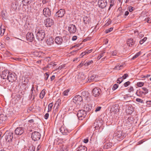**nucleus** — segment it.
I'll return each mask as SVG.
<instances>
[{
    "label": "nucleus",
    "mask_w": 151,
    "mask_h": 151,
    "mask_svg": "<svg viewBox=\"0 0 151 151\" xmlns=\"http://www.w3.org/2000/svg\"><path fill=\"white\" fill-rule=\"evenodd\" d=\"M119 105L115 104L112 106L111 109L110 111L116 113L119 111Z\"/></svg>",
    "instance_id": "obj_20"
},
{
    "label": "nucleus",
    "mask_w": 151,
    "mask_h": 151,
    "mask_svg": "<svg viewBox=\"0 0 151 151\" xmlns=\"http://www.w3.org/2000/svg\"><path fill=\"white\" fill-rule=\"evenodd\" d=\"M31 137L34 141H38L41 137V134L38 132L35 131L32 134Z\"/></svg>",
    "instance_id": "obj_4"
},
{
    "label": "nucleus",
    "mask_w": 151,
    "mask_h": 151,
    "mask_svg": "<svg viewBox=\"0 0 151 151\" xmlns=\"http://www.w3.org/2000/svg\"><path fill=\"white\" fill-rule=\"evenodd\" d=\"M83 19L84 22L86 24H88L90 21V18L86 16L84 17Z\"/></svg>",
    "instance_id": "obj_27"
},
{
    "label": "nucleus",
    "mask_w": 151,
    "mask_h": 151,
    "mask_svg": "<svg viewBox=\"0 0 151 151\" xmlns=\"http://www.w3.org/2000/svg\"><path fill=\"white\" fill-rule=\"evenodd\" d=\"M19 4L17 1L15 2L14 3H12V7L14 10H16L18 7H19Z\"/></svg>",
    "instance_id": "obj_30"
},
{
    "label": "nucleus",
    "mask_w": 151,
    "mask_h": 151,
    "mask_svg": "<svg viewBox=\"0 0 151 151\" xmlns=\"http://www.w3.org/2000/svg\"><path fill=\"white\" fill-rule=\"evenodd\" d=\"M134 109L131 105H129L127 106L126 109V112L129 114H131L134 111Z\"/></svg>",
    "instance_id": "obj_17"
},
{
    "label": "nucleus",
    "mask_w": 151,
    "mask_h": 151,
    "mask_svg": "<svg viewBox=\"0 0 151 151\" xmlns=\"http://www.w3.org/2000/svg\"><path fill=\"white\" fill-rule=\"evenodd\" d=\"M113 144L112 143L109 142L106 143L104 145V148L107 149L110 148L112 147Z\"/></svg>",
    "instance_id": "obj_29"
},
{
    "label": "nucleus",
    "mask_w": 151,
    "mask_h": 151,
    "mask_svg": "<svg viewBox=\"0 0 151 151\" xmlns=\"http://www.w3.org/2000/svg\"><path fill=\"white\" fill-rule=\"evenodd\" d=\"M65 65L64 64V65H62L59 66L58 68V70H61V69H63V68H64L65 67Z\"/></svg>",
    "instance_id": "obj_49"
},
{
    "label": "nucleus",
    "mask_w": 151,
    "mask_h": 151,
    "mask_svg": "<svg viewBox=\"0 0 151 151\" xmlns=\"http://www.w3.org/2000/svg\"><path fill=\"white\" fill-rule=\"evenodd\" d=\"M43 14L46 17H48L51 15V12L48 8H45L43 10Z\"/></svg>",
    "instance_id": "obj_9"
},
{
    "label": "nucleus",
    "mask_w": 151,
    "mask_h": 151,
    "mask_svg": "<svg viewBox=\"0 0 151 151\" xmlns=\"http://www.w3.org/2000/svg\"><path fill=\"white\" fill-rule=\"evenodd\" d=\"M105 52V51H104L103 52L100 54L97 57V59L99 60L101 58L103 57L104 55V54Z\"/></svg>",
    "instance_id": "obj_41"
},
{
    "label": "nucleus",
    "mask_w": 151,
    "mask_h": 151,
    "mask_svg": "<svg viewBox=\"0 0 151 151\" xmlns=\"http://www.w3.org/2000/svg\"><path fill=\"white\" fill-rule=\"evenodd\" d=\"M55 42L58 45H60L63 43V39L60 37H57L55 38Z\"/></svg>",
    "instance_id": "obj_21"
},
{
    "label": "nucleus",
    "mask_w": 151,
    "mask_h": 151,
    "mask_svg": "<svg viewBox=\"0 0 151 151\" xmlns=\"http://www.w3.org/2000/svg\"><path fill=\"white\" fill-rule=\"evenodd\" d=\"M142 90L144 92V95H145L146 94L148 93V90L146 88H142Z\"/></svg>",
    "instance_id": "obj_40"
},
{
    "label": "nucleus",
    "mask_w": 151,
    "mask_h": 151,
    "mask_svg": "<svg viewBox=\"0 0 151 151\" xmlns=\"http://www.w3.org/2000/svg\"><path fill=\"white\" fill-rule=\"evenodd\" d=\"M114 69L117 70H119L121 69L118 64H117V65L114 68Z\"/></svg>",
    "instance_id": "obj_51"
},
{
    "label": "nucleus",
    "mask_w": 151,
    "mask_h": 151,
    "mask_svg": "<svg viewBox=\"0 0 151 151\" xmlns=\"http://www.w3.org/2000/svg\"><path fill=\"white\" fill-rule=\"evenodd\" d=\"M113 30V28L111 27L108 29L106 30L105 32V33H107L112 31Z\"/></svg>",
    "instance_id": "obj_46"
},
{
    "label": "nucleus",
    "mask_w": 151,
    "mask_h": 151,
    "mask_svg": "<svg viewBox=\"0 0 151 151\" xmlns=\"http://www.w3.org/2000/svg\"><path fill=\"white\" fill-rule=\"evenodd\" d=\"M123 81V79L122 77H119L117 80V83H120Z\"/></svg>",
    "instance_id": "obj_42"
},
{
    "label": "nucleus",
    "mask_w": 151,
    "mask_h": 151,
    "mask_svg": "<svg viewBox=\"0 0 151 151\" xmlns=\"http://www.w3.org/2000/svg\"><path fill=\"white\" fill-rule=\"evenodd\" d=\"M45 89H43L42 90L40 94V98L42 99H43L45 96Z\"/></svg>",
    "instance_id": "obj_31"
},
{
    "label": "nucleus",
    "mask_w": 151,
    "mask_h": 151,
    "mask_svg": "<svg viewBox=\"0 0 151 151\" xmlns=\"http://www.w3.org/2000/svg\"><path fill=\"white\" fill-rule=\"evenodd\" d=\"M46 43L49 45L53 44L54 43L53 38L52 37H50L47 39L46 41Z\"/></svg>",
    "instance_id": "obj_24"
},
{
    "label": "nucleus",
    "mask_w": 151,
    "mask_h": 151,
    "mask_svg": "<svg viewBox=\"0 0 151 151\" xmlns=\"http://www.w3.org/2000/svg\"><path fill=\"white\" fill-rule=\"evenodd\" d=\"M136 101L138 102L142 103H143V102L142 99L139 98H137L136 99Z\"/></svg>",
    "instance_id": "obj_52"
},
{
    "label": "nucleus",
    "mask_w": 151,
    "mask_h": 151,
    "mask_svg": "<svg viewBox=\"0 0 151 151\" xmlns=\"http://www.w3.org/2000/svg\"><path fill=\"white\" fill-rule=\"evenodd\" d=\"M53 106V104L52 103H50L49 104L48 106V112L50 111H51Z\"/></svg>",
    "instance_id": "obj_34"
},
{
    "label": "nucleus",
    "mask_w": 151,
    "mask_h": 151,
    "mask_svg": "<svg viewBox=\"0 0 151 151\" xmlns=\"http://www.w3.org/2000/svg\"><path fill=\"white\" fill-rule=\"evenodd\" d=\"M67 147L66 146H63L60 148V151H67Z\"/></svg>",
    "instance_id": "obj_35"
},
{
    "label": "nucleus",
    "mask_w": 151,
    "mask_h": 151,
    "mask_svg": "<svg viewBox=\"0 0 151 151\" xmlns=\"http://www.w3.org/2000/svg\"><path fill=\"white\" fill-rule=\"evenodd\" d=\"M112 55L113 56L116 55L117 52L116 51H113L111 52Z\"/></svg>",
    "instance_id": "obj_60"
},
{
    "label": "nucleus",
    "mask_w": 151,
    "mask_h": 151,
    "mask_svg": "<svg viewBox=\"0 0 151 151\" xmlns=\"http://www.w3.org/2000/svg\"><path fill=\"white\" fill-rule=\"evenodd\" d=\"M107 4L106 0H99L98 1V5L99 7L103 9L105 8Z\"/></svg>",
    "instance_id": "obj_11"
},
{
    "label": "nucleus",
    "mask_w": 151,
    "mask_h": 151,
    "mask_svg": "<svg viewBox=\"0 0 151 151\" xmlns=\"http://www.w3.org/2000/svg\"><path fill=\"white\" fill-rule=\"evenodd\" d=\"M68 30L70 33L72 34L75 33L76 31V28L75 25L70 24L68 27Z\"/></svg>",
    "instance_id": "obj_15"
},
{
    "label": "nucleus",
    "mask_w": 151,
    "mask_h": 151,
    "mask_svg": "<svg viewBox=\"0 0 151 151\" xmlns=\"http://www.w3.org/2000/svg\"><path fill=\"white\" fill-rule=\"evenodd\" d=\"M144 2H146L145 4H151V1H150V0H143Z\"/></svg>",
    "instance_id": "obj_55"
},
{
    "label": "nucleus",
    "mask_w": 151,
    "mask_h": 151,
    "mask_svg": "<svg viewBox=\"0 0 151 151\" xmlns=\"http://www.w3.org/2000/svg\"><path fill=\"white\" fill-rule=\"evenodd\" d=\"M49 116V114L48 113H46L44 116V118L45 119H47Z\"/></svg>",
    "instance_id": "obj_59"
},
{
    "label": "nucleus",
    "mask_w": 151,
    "mask_h": 151,
    "mask_svg": "<svg viewBox=\"0 0 151 151\" xmlns=\"http://www.w3.org/2000/svg\"><path fill=\"white\" fill-rule=\"evenodd\" d=\"M96 77V75H93L91 76L88 77V81L90 82L92 81H97Z\"/></svg>",
    "instance_id": "obj_23"
},
{
    "label": "nucleus",
    "mask_w": 151,
    "mask_h": 151,
    "mask_svg": "<svg viewBox=\"0 0 151 151\" xmlns=\"http://www.w3.org/2000/svg\"><path fill=\"white\" fill-rule=\"evenodd\" d=\"M133 118L131 116L129 117L127 119V121L129 122H132L133 121Z\"/></svg>",
    "instance_id": "obj_54"
},
{
    "label": "nucleus",
    "mask_w": 151,
    "mask_h": 151,
    "mask_svg": "<svg viewBox=\"0 0 151 151\" xmlns=\"http://www.w3.org/2000/svg\"><path fill=\"white\" fill-rule=\"evenodd\" d=\"M94 124V126L96 125L94 127L96 129H101L103 128L102 127V124L99 121L97 120L96 123H95Z\"/></svg>",
    "instance_id": "obj_19"
},
{
    "label": "nucleus",
    "mask_w": 151,
    "mask_h": 151,
    "mask_svg": "<svg viewBox=\"0 0 151 151\" xmlns=\"http://www.w3.org/2000/svg\"><path fill=\"white\" fill-rule=\"evenodd\" d=\"M145 21L148 23H151V19L150 17H148L145 19Z\"/></svg>",
    "instance_id": "obj_53"
},
{
    "label": "nucleus",
    "mask_w": 151,
    "mask_h": 151,
    "mask_svg": "<svg viewBox=\"0 0 151 151\" xmlns=\"http://www.w3.org/2000/svg\"><path fill=\"white\" fill-rule=\"evenodd\" d=\"M83 98L82 97L79 95L75 96L73 99V102L75 104H79L82 101Z\"/></svg>",
    "instance_id": "obj_7"
},
{
    "label": "nucleus",
    "mask_w": 151,
    "mask_h": 151,
    "mask_svg": "<svg viewBox=\"0 0 151 151\" xmlns=\"http://www.w3.org/2000/svg\"><path fill=\"white\" fill-rule=\"evenodd\" d=\"M101 93V90L98 88H94L93 91L92 93L95 97L99 96Z\"/></svg>",
    "instance_id": "obj_12"
},
{
    "label": "nucleus",
    "mask_w": 151,
    "mask_h": 151,
    "mask_svg": "<svg viewBox=\"0 0 151 151\" xmlns=\"http://www.w3.org/2000/svg\"><path fill=\"white\" fill-rule=\"evenodd\" d=\"M65 13V10L63 9H60L56 12L55 16L58 17H62Z\"/></svg>",
    "instance_id": "obj_14"
},
{
    "label": "nucleus",
    "mask_w": 151,
    "mask_h": 151,
    "mask_svg": "<svg viewBox=\"0 0 151 151\" xmlns=\"http://www.w3.org/2000/svg\"><path fill=\"white\" fill-rule=\"evenodd\" d=\"M37 29V28H36ZM37 31L36 29L35 32L36 33V37L39 41H42L45 37V31L43 29H41Z\"/></svg>",
    "instance_id": "obj_1"
},
{
    "label": "nucleus",
    "mask_w": 151,
    "mask_h": 151,
    "mask_svg": "<svg viewBox=\"0 0 151 151\" xmlns=\"http://www.w3.org/2000/svg\"><path fill=\"white\" fill-rule=\"evenodd\" d=\"M70 89H68L64 91L63 93V94L64 96H67L68 95Z\"/></svg>",
    "instance_id": "obj_36"
},
{
    "label": "nucleus",
    "mask_w": 151,
    "mask_h": 151,
    "mask_svg": "<svg viewBox=\"0 0 151 151\" xmlns=\"http://www.w3.org/2000/svg\"><path fill=\"white\" fill-rule=\"evenodd\" d=\"M118 85L117 84H114L112 87V90H115L118 87Z\"/></svg>",
    "instance_id": "obj_47"
},
{
    "label": "nucleus",
    "mask_w": 151,
    "mask_h": 151,
    "mask_svg": "<svg viewBox=\"0 0 151 151\" xmlns=\"http://www.w3.org/2000/svg\"><path fill=\"white\" fill-rule=\"evenodd\" d=\"M147 37H145L143 39L139 41V43L140 44H143L147 40Z\"/></svg>",
    "instance_id": "obj_39"
},
{
    "label": "nucleus",
    "mask_w": 151,
    "mask_h": 151,
    "mask_svg": "<svg viewBox=\"0 0 151 151\" xmlns=\"http://www.w3.org/2000/svg\"><path fill=\"white\" fill-rule=\"evenodd\" d=\"M141 54V52L140 51H139L138 52L136 53L132 58V60H133L136 58L138 57L139 55Z\"/></svg>",
    "instance_id": "obj_33"
},
{
    "label": "nucleus",
    "mask_w": 151,
    "mask_h": 151,
    "mask_svg": "<svg viewBox=\"0 0 151 151\" xmlns=\"http://www.w3.org/2000/svg\"><path fill=\"white\" fill-rule=\"evenodd\" d=\"M144 84V83L142 82H138L137 83V85L138 87H141L143 86Z\"/></svg>",
    "instance_id": "obj_38"
},
{
    "label": "nucleus",
    "mask_w": 151,
    "mask_h": 151,
    "mask_svg": "<svg viewBox=\"0 0 151 151\" xmlns=\"http://www.w3.org/2000/svg\"><path fill=\"white\" fill-rule=\"evenodd\" d=\"M44 23L46 27H50L53 24L54 22L52 19L48 18L45 20Z\"/></svg>",
    "instance_id": "obj_6"
},
{
    "label": "nucleus",
    "mask_w": 151,
    "mask_h": 151,
    "mask_svg": "<svg viewBox=\"0 0 151 151\" xmlns=\"http://www.w3.org/2000/svg\"><path fill=\"white\" fill-rule=\"evenodd\" d=\"M81 95L85 98V99L87 100L89 96V94L88 92L83 91L82 92Z\"/></svg>",
    "instance_id": "obj_28"
},
{
    "label": "nucleus",
    "mask_w": 151,
    "mask_h": 151,
    "mask_svg": "<svg viewBox=\"0 0 151 151\" xmlns=\"http://www.w3.org/2000/svg\"><path fill=\"white\" fill-rule=\"evenodd\" d=\"M88 140L87 138L83 140V142L86 143H87L88 142Z\"/></svg>",
    "instance_id": "obj_64"
},
{
    "label": "nucleus",
    "mask_w": 151,
    "mask_h": 151,
    "mask_svg": "<svg viewBox=\"0 0 151 151\" xmlns=\"http://www.w3.org/2000/svg\"><path fill=\"white\" fill-rule=\"evenodd\" d=\"M9 73V71L7 70L3 71L1 76V78L4 79H7Z\"/></svg>",
    "instance_id": "obj_16"
},
{
    "label": "nucleus",
    "mask_w": 151,
    "mask_h": 151,
    "mask_svg": "<svg viewBox=\"0 0 151 151\" xmlns=\"http://www.w3.org/2000/svg\"><path fill=\"white\" fill-rule=\"evenodd\" d=\"M29 151H35V147L33 146L30 147L28 149Z\"/></svg>",
    "instance_id": "obj_43"
},
{
    "label": "nucleus",
    "mask_w": 151,
    "mask_h": 151,
    "mask_svg": "<svg viewBox=\"0 0 151 151\" xmlns=\"http://www.w3.org/2000/svg\"><path fill=\"white\" fill-rule=\"evenodd\" d=\"M130 82L129 81H128L125 83L124 84V86L125 87H127L130 84Z\"/></svg>",
    "instance_id": "obj_50"
},
{
    "label": "nucleus",
    "mask_w": 151,
    "mask_h": 151,
    "mask_svg": "<svg viewBox=\"0 0 151 151\" xmlns=\"http://www.w3.org/2000/svg\"><path fill=\"white\" fill-rule=\"evenodd\" d=\"M128 75L127 74H125L124 75H123L122 77V78L123 79H125L127 77H128Z\"/></svg>",
    "instance_id": "obj_56"
},
{
    "label": "nucleus",
    "mask_w": 151,
    "mask_h": 151,
    "mask_svg": "<svg viewBox=\"0 0 151 151\" xmlns=\"http://www.w3.org/2000/svg\"><path fill=\"white\" fill-rule=\"evenodd\" d=\"M77 151H86L87 148L84 146L81 145L78 147L77 148Z\"/></svg>",
    "instance_id": "obj_25"
},
{
    "label": "nucleus",
    "mask_w": 151,
    "mask_h": 151,
    "mask_svg": "<svg viewBox=\"0 0 151 151\" xmlns=\"http://www.w3.org/2000/svg\"><path fill=\"white\" fill-rule=\"evenodd\" d=\"M60 101V99H58L56 101V103L55 104V106L57 105L58 106L59 105V102Z\"/></svg>",
    "instance_id": "obj_62"
},
{
    "label": "nucleus",
    "mask_w": 151,
    "mask_h": 151,
    "mask_svg": "<svg viewBox=\"0 0 151 151\" xmlns=\"http://www.w3.org/2000/svg\"><path fill=\"white\" fill-rule=\"evenodd\" d=\"M45 77L44 78V79L45 80H47L49 77V73L47 72L45 73Z\"/></svg>",
    "instance_id": "obj_44"
},
{
    "label": "nucleus",
    "mask_w": 151,
    "mask_h": 151,
    "mask_svg": "<svg viewBox=\"0 0 151 151\" xmlns=\"http://www.w3.org/2000/svg\"><path fill=\"white\" fill-rule=\"evenodd\" d=\"M26 38L27 40L30 42H32L35 40L34 35L32 32H28L26 35Z\"/></svg>",
    "instance_id": "obj_10"
},
{
    "label": "nucleus",
    "mask_w": 151,
    "mask_h": 151,
    "mask_svg": "<svg viewBox=\"0 0 151 151\" xmlns=\"http://www.w3.org/2000/svg\"><path fill=\"white\" fill-rule=\"evenodd\" d=\"M6 116L3 114H0V124L3 123L6 120Z\"/></svg>",
    "instance_id": "obj_26"
},
{
    "label": "nucleus",
    "mask_w": 151,
    "mask_h": 151,
    "mask_svg": "<svg viewBox=\"0 0 151 151\" xmlns=\"http://www.w3.org/2000/svg\"><path fill=\"white\" fill-rule=\"evenodd\" d=\"M17 78V75L15 73L10 72L7 79L9 82L12 83L15 81Z\"/></svg>",
    "instance_id": "obj_3"
},
{
    "label": "nucleus",
    "mask_w": 151,
    "mask_h": 151,
    "mask_svg": "<svg viewBox=\"0 0 151 151\" xmlns=\"http://www.w3.org/2000/svg\"><path fill=\"white\" fill-rule=\"evenodd\" d=\"M5 136V140L7 142H10L12 141L13 138V133L12 132L6 131L4 134Z\"/></svg>",
    "instance_id": "obj_2"
},
{
    "label": "nucleus",
    "mask_w": 151,
    "mask_h": 151,
    "mask_svg": "<svg viewBox=\"0 0 151 151\" xmlns=\"http://www.w3.org/2000/svg\"><path fill=\"white\" fill-rule=\"evenodd\" d=\"M60 130L63 135H68L70 132V130H68L67 128L63 126H62L60 128Z\"/></svg>",
    "instance_id": "obj_13"
},
{
    "label": "nucleus",
    "mask_w": 151,
    "mask_h": 151,
    "mask_svg": "<svg viewBox=\"0 0 151 151\" xmlns=\"http://www.w3.org/2000/svg\"><path fill=\"white\" fill-rule=\"evenodd\" d=\"M35 92H31V95L29 96V99H35Z\"/></svg>",
    "instance_id": "obj_37"
},
{
    "label": "nucleus",
    "mask_w": 151,
    "mask_h": 151,
    "mask_svg": "<svg viewBox=\"0 0 151 151\" xmlns=\"http://www.w3.org/2000/svg\"><path fill=\"white\" fill-rule=\"evenodd\" d=\"M134 90L133 87L132 86H130L129 89L128 91L129 92H131V91H133Z\"/></svg>",
    "instance_id": "obj_57"
},
{
    "label": "nucleus",
    "mask_w": 151,
    "mask_h": 151,
    "mask_svg": "<svg viewBox=\"0 0 151 151\" xmlns=\"http://www.w3.org/2000/svg\"><path fill=\"white\" fill-rule=\"evenodd\" d=\"M114 137L116 139H122L124 138L122 132L120 131H116L114 134Z\"/></svg>",
    "instance_id": "obj_8"
},
{
    "label": "nucleus",
    "mask_w": 151,
    "mask_h": 151,
    "mask_svg": "<svg viewBox=\"0 0 151 151\" xmlns=\"http://www.w3.org/2000/svg\"><path fill=\"white\" fill-rule=\"evenodd\" d=\"M127 45L130 47H132L133 45L135 43V42L132 38L128 39L127 41Z\"/></svg>",
    "instance_id": "obj_22"
},
{
    "label": "nucleus",
    "mask_w": 151,
    "mask_h": 151,
    "mask_svg": "<svg viewBox=\"0 0 151 151\" xmlns=\"http://www.w3.org/2000/svg\"><path fill=\"white\" fill-rule=\"evenodd\" d=\"M77 39V37L76 36H74L72 38V40L73 41H75Z\"/></svg>",
    "instance_id": "obj_63"
},
{
    "label": "nucleus",
    "mask_w": 151,
    "mask_h": 151,
    "mask_svg": "<svg viewBox=\"0 0 151 151\" xmlns=\"http://www.w3.org/2000/svg\"><path fill=\"white\" fill-rule=\"evenodd\" d=\"M139 94H138L137 95L139 96H140V95L142 96V95L144 94V92L143 91H139Z\"/></svg>",
    "instance_id": "obj_58"
},
{
    "label": "nucleus",
    "mask_w": 151,
    "mask_h": 151,
    "mask_svg": "<svg viewBox=\"0 0 151 151\" xmlns=\"http://www.w3.org/2000/svg\"><path fill=\"white\" fill-rule=\"evenodd\" d=\"M93 62L92 60H91L90 61L86 62L85 64V65L86 66H88L90 65L91 63H92Z\"/></svg>",
    "instance_id": "obj_45"
},
{
    "label": "nucleus",
    "mask_w": 151,
    "mask_h": 151,
    "mask_svg": "<svg viewBox=\"0 0 151 151\" xmlns=\"http://www.w3.org/2000/svg\"><path fill=\"white\" fill-rule=\"evenodd\" d=\"M24 132L23 129L21 127H17L15 130V133L17 135H20Z\"/></svg>",
    "instance_id": "obj_18"
},
{
    "label": "nucleus",
    "mask_w": 151,
    "mask_h": 151,
    "mask_svg": "<svg viewBox=\"0 0 151 151\" xmlns=\"http://www.w3.org/2000/svg\"><path fill=\"white\" fill-rule=\"evenodd\" d=\"M128 9L130 12H132V11L134 10L135 9V8L134 7H132V6H129Z\"/></svg>",
    "instance_id": "obj_48"
},
{
    "label": "nucleus",
    "mask_w": 151,
    "mask_h": 151,
    "mask_svg": "<svg viewBox=\"0 0 151 151\" xmlns=\"http://www.w3.org/2000/svg\"><path fill=\"white\" fill-rule=\"evenodd\" d=\"M31 0H22V2L24 6H26L29 4Z\"/></svg>",
    "instance_id": "obj_32"
},
{
    "label": "nucleus",
    "mask_w": 151,
    "mask_h": 151,
    "mask_svg": "<svg viewBox=\"0 0 151 151\" xmlns=\"http://www.w3.org/2000/svg\"><path fill=\"white\" fill-rule=\"evenodd\" d=\"M101 108V107L100 106L97 107L95 110V112H97L99 111Z\"/></svg>",
    "instance_id": "obj_61"
},
{
    "label": "nucleus",
    "mask_w": 151,
    "mask_h": 151,
    "mask_svg": "<svg viewBox=\"0 0 151 151\" xmlns=\"http://www.w3.org/2000/svg\"><path fill=\"white\" fill-rule=\"evenodd\" d=\"M86 115V111L83 110H79L77 113V116L78 119L82 120Z\"/></svg>",
    "instance_id": "obj_5"
}]
</instances>
